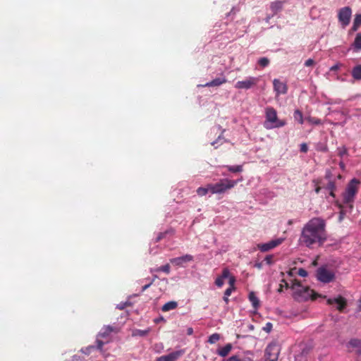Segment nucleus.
Masks as SVG:
<instances>
[{
	"label": "nucleus",
	"instance_id": "obj_50",
	"mask_svg": "<svg viewBox=\"0 0 361 361\" xmlns=\"http://www.w3.org/2000/svg\"><path fill=\"white\" fill-rule=\"evenodd\" d=\"M359 27H360L359 25H356V24H355L353 23V26L351 27V30L352 31H356L358 29Z\"/></svg>",
	"mask_w": 361,
	"mask_h": 361
},
{
	"label": "nucleus",
	"instance_id": "obj_28",
	"mask_svg": "<svg viewBox=\"0 0 361 361\" xmlns=\"http://www.w3.org/2000/svg\"><path fill=\"white\" fill-rule=\"evenodd\" d=\"M305 119L309 123L312 125L319 126L322 124V120L317 117L307 116Z\"/></svg>",
	"mask_w": 361,
	"mask_h": 361
},
{
	"label": "nucleus",
	"instance_id": "obj_22",
	"mask_svg": "<svg viewBox=\"0 0 361 361\" xmlns=\"http://www.w3.org/2000/svg\"><path fill=\"white\" fill-rule=\"evenodd\" d=\"M352 47L355 51L361 50V33L359 32L356 35L355 40L352 44Z\"/></svg>",
	"mask_w": 361,
	"mask_h": 361
},
{
	"label": "nucleus",
	"instance_id": "obj_48",
	"mask_svg": "<svg viewBox=\"0 0 361 361\" xmlns=\"http://www.w3.org/2000/svg\"><path fill=\"white\" fill-rule=\"evenodd\" d=\"M152 283H153V281H151L149 283L142 286V292H144L145 290H147Z\"/></svg>",
	"mask_w": 361,
	"mask_h": 361
},
{
	"label": "nucleus",
	"instance_id": "obj_34",
	"mask_svg": "<svg viewBox=\"0 0 361 361\" xmlns=\"http://www.w3.org/2000/svg\"><path fill=\"white\" fill-rule=\"evenodd\" d=\"M258 63L260 66L264 68L269 65V60L266 57H263L259 59V60L258 61Z\"/></svg>",
	"mask_w": 361,
	"mask_h": 361
},
{
	"label": "nucleus",
	"instance_id": "obj_24",
	"mask_svg": "<svg viewBox=\"0 0 361 361\" xmlns=\"http://www.w3.org/2000/svg\"><path fill=\"white\" fill-rule=\"evenodd\" d=\"M248 298L250 301L252 302L253 307L257 310L259 307V300L255 293L254 292H250Z\"/></svg>",
	"mask_w": 361,
	"mask_h": 361
},
{
	"label": "nucleus",
	"instance_id": "obj_18",
	"mask_svg": "<svg viewBox=\"0 0 361 361\" xmlns=\"http://www.w3.org/2000/svg\"><path fill=\"white\" fill-rule=\"evenodd\" d=\"M226 361H253V357L252 354L236 355L231 356Z\"/></svg>",
	"mask_w": 361,
	"mask_h": 361
},
{
	"label": "nucleus",
	"instance_id": "obj_47",
	"mask_svg": "<svg viewBox=\"0 0 361 361\" xmlns=\"http://www.w3.org/2000/svg\"><path fill=\"white\" fill-rule=\"evenodd\" d=\"M94 346H89L85 350H82L85 354L88 355L90 353L91 350L94 349Z\"/></svg>",
	"mask_w": 361,
	"mask_h": 361
},
{
	"label": "nucleus",
	"instance_id": "obj_9",
	"mask_svg": "<svg viewBox=\"0 0 361 361\" xmlns=\"http://www.w3.org/2000/svg\"><path fill=\"white\" fill-rule=\"evenodd\" d=\"M259 82V78L255 77H249L243 80L238 81L235 84L236 89L248 90L255 86Z\"/></svg>",
	"mask_w": 361,
	"mask_h": 361
},
{
	"label": "nucleus",
	"instance_id": "obj_15",
	"mask_svg": "<svg viewBox=\"0 0 361 361\" xmlns=\"http://www.w3.org/2000/svg\"><path fill=\"white\" fill-rule=\"evenodd\" d=\"M274 89L277 94H286L288 87L286 83L280 81L279 79H274L273 81Z\"/></svg>",
	"mask_w": 361,
	"mask_h": 361
},
{
	"label": "nucleus",
	"instance_id": "obj_20",
	"mask_svg": "<svg viewBox=\"0 0 361 361\" xmlns=\"http://www.w3.org/2000/svg\"><path fill=\"white\" fill-rule=\"evenodd\" d=\"M284 3L285 1H276L270 4V8L273 12V15H276L278 12L282 10Z\"/></svg>",
	"mask_w": 361,
	"mask_h": 361
},
{
	"label": "nucleus",
	"instance_id": "obj_46",
	"mask_svg": "<svg viewBox=\"0 0 361 361\" xmlns=\"http://www.w3.org/2000/svg\"><path fill=\"white\" fill-rule=\"evenodd\" d=\"M314 64V61L312 59H307L305 63V66H313Z\"/></svg>",
	"mask_w": 361,
	"mask_h": 361
},
{
	"label": "nucleus",
	"instance_id": "obj_45",
	"mask_svg": "<svg viewBox=\"0 0 361 361\" xmlns=\"http://www.w3.org/2000/svg\"><path fill=\"white\" fill-rule=\"evenodd\" d=\"M97 348H98L99 350H102V347H103L104 344L105 343H106V341H101V340H99V339H97Z\"/></svg>",
	"mask_w": 361,
	"mask_h": 361
},
{
	"label": "nucleus",
	"instance_id": "obj_23",
	"mask_svg": "<svg viewBox=\"0 0 361 361\" xmlns=\"http://www.w3.org/2000/svg\"><path fill=\"white\" fill-rule=\"evenodd\" d=\"M351 74L355 80H361V64L355 66L353 68Z\"/></svg>",
	"mask_w": 361,
	"mask_h": 361
},
{
	"label": "nucleus",
	"instance_id": "obj_7",
	"mask_svg": "<svg viewBox=\"0 0 361 361\" xmlns=\"http://www.w3.org/2000/svg\"><path fill=\"white\" fill-rule=\"evenodd\" d=\"M280 353V347L276 343H271L266 348L265 355L267 360L268 361H276L279 357Z\"/></svg>",
	"mask_w": 361,
	"mask_h": 361
},
{
	"label": "nucleus",
	"instance_id": "obj_17",
	"mask_svg": "<svg viewBox=\"0 0 361 361\" xmlns=\"http://www.w3.org/2000/svg\"><path fill=\"white\" fill-rule=\"evenodd\" d=\"M227 82V80L225 77L223 78H217L212 81L207 82L204 85H201V87H217L220 86L224 83Z\"/></svg>",
	"mask_w": 361,
	"mask_h": 361
},
{
	"label": "nucleus",
	"instance_id": "obj_55",
	"mask_svg": "<svg viewBox=\"0 0 361 361\" xmlns=\"http://www.w3.org/2000/svg\"><path fill=\"white\" fill-rule=\"evenodd\" d=\"M319 189H320L319 188H317L316 189V192H319Z\"/></svg>",
	"mask_w": 361,
	"mask_h": 361
},
{
	"label": "nucleus",
	"instance_id": "obj_43",
	"mask_svg": "<svg viewBox=\"0 0 361 361\" xmlns=\"http://www.w3.org/2000/svg\"><path fill=\"white\" fill-rule=\"evenodd\" d=\"M229 278V285L230 286L229 287H235V279L234 276H228Z\"/></svg>",
	"mask_w": 361,
	"mask_h": 361
},
{
	"label": "nucleus",
	"instance_id": "obj_32",
	"mask_svg": "<svg viewBox=\"0 0 361 361\" xmlns=\"http://www.w3.org/2000/svg\"><path fill=\"white\" fill-rule=\"evenodd\" d=\"M220 339V335L217 333L212 334L208 339V342L211 344L216 343Z\"/></svg>",
	"mask_w": 361,
	"mask_h": 361
},
{
	"label": "nucleus",
	"instance_id": "obj_4",
	"mask_svg": "<svg viewBox=\"0 0 361 361\" xmlns=\"http://www.w3.org/2000/svg\"><path fill=\"white\" fill-rule=\"evenodd\" d=\"M265 118L264 126L267 129L280 128L286 125L284 121L278 119L277 112L275 109L271 106H268L265 109Z\"/></svg>",
	"mask_w": 361,
	"mask_h": 361
},
{
	"label": "nucleus",
	"instance_id": "obj_31",
	"mask_svg": "<svg viewBox=\"0 0 361 361\" xmlns=\"http://www.w3.org/2000/svg\"><path fill=\"white\" fill-rule=\"evenodd\" d=\"M154 271L156 272L163 271L169 274L170 273V266L169 264H166L164 266L156 268Z\"/></svg>",
	"mask_w": 361,
	"mask_h": 361
},
{
	"label": "nucleus",
	"instance_id": "obj_30",
	"mask_svg": "<svg viewBox=\"0 0 361 361\" xmlns=\"http://www.w3.org/2000/svg\"><path fill=\"white\" fill-rule=\"evenodd\" d=\"M228 171L231 173H239L243 171V166L242 165H236V166H226Z\"/></svg>",
	"mask_w": 361,
	"mask_h": 361
},
{
	"label": "nucleus",
	"instance_id": "obj_41",
	"mask_svg": "<svg viewBox=\"0 0 361 361\" xmlns=\"http://www.w3.org/2000/svg\"><path fill=\"white\" fill-rule=\"evenodd\" d=\"M235 287H228L224 292V295L226 296H230L231 293L235 290Z\"/></svg>",
	"mask_w": 361,
	"mask_h": 361
},
{
	"label": "nucleus",
	"instance_id": "obj_35",
	"mask_svg": "<svg viewBox=\"0 0 361 361\" xmlns=\"http://www.w3.org/2000/svg\"><path fill=\"white\" fill-rule=\"evenodd\" d=\"M169 233V231H166L164 232H161V233H159L157 238H156V240H155V242L156 243H158L159 242L160 240H161L163 238H164L166 237V235Z\"/></svg>",
	"mask_w": 361,
	"mask_h": 361
},
{
	"label": "nucleus",
	"instance_id": "obj_25",
	"mask_svg": "<svg viewBox=\"0 0 361 361\" xmlns=\"http://www.w3.org/2000/svg\"><path fill=\"white\" fill-rule=\"evenodd\" d=\"M178 303L175 301H170L164 304L162 307L161 310L163 312H168L172 310H174L177 307Z\"/></svg>",
	"mask_w": 361,
	"mask_h": 361
},
{
	"label": "nucleus",
	"instance_id": "obj_10",
	"mask_svg": "<svg viewBox=\"0 0 361 361\" xmlns=\"http://www.w3.org/2000/svg\"><path fill=\"white\" fill-rule=\"evenodd\" d=\"M283 240V238H276L266 243L258 244L257 247L261 252H265L280 245Z\"/></svg>",
	"mask_w": 361,
	"mask_h": 361
},
{
	"label": "nucleus",
	"instance_id": "obj_29",
	"mask_svg": "<svg viewBox=\"0 0 361 361\" xmlns=\"http://www.w3.org/2000/svg\"><path fill=\"white\" fill-rule=\"evenodd\" d=\"M293 117H294L295 120L298 121L300 124H302L304 123L302 113L299 109H296L294 111Z\"/></svg>",
	"mask_w": 361,
	"mask_h": 361
},
{
	"label": "nucleus",
	"instance_id": "obj_56",
	"mask_svg": "<svg viewBox=\"0 0 361 361\" xmlns=\"http://www.w3.org/2000/svg\"><path fill=\"white\" fill-rule=\"evenodd\" d=\"M286 288H288L289 287V283H286Z\"/></svg>",
	"mask_w": 361,
	"mask_h": 361
},
{
	"label": "nucleus",
	"instance_id": "obj_21",
	"mask_svg": "<svg viewBox=\"0 0 361 361\" xmlns=\"http://www.w3.org/2000/svg\"><path fill=\"white\" fill-rule=\"evenodd\" d=\"M232 349V345L231 343H227L223 348H219L217 350V354L221 357H226L228 355Z\"/></svg>",
	"mask_w": 361,
	"mask_h": 361
},
{
	"label": "nucleus",
	"instance_id": "obj_3",
	"mask_svg": "<svg viewBox=\"0 0 361 361\" xmlns=\"http://www.w3.org/2000/svg\"><path fill=\"white\" fill-rule=\"evenodd\" d=\"M242 178L238 180H231L228 178H221L216 183L209 184L210 192L212 194H224L228 190L234 188L240 181Z\"/></svg>",
	"mask_w": 361,
	"mask_h": 361
},
{
	"label": "nucleus",
	"instance_id": "obj_8",
	"mask_svg": "<svg viewBox=\"0 0 361 361\" xmlns=\"http://www.w3.org/2000/svg\"><path fill=\"white\" fill-rule=\"evenodd\" d=\"M351 13V9L348 6L343 7L339 10L338 18L343 27H346L350 23Z\"/></svg>",
	"mask_w": 361,
	"mask_h": 361
},
{
	"label": "nucleus",
	"instance_id": "obj_37",
	"mask_svg": "<svg viewBox=\"0 0 361 361\" xmlns=\"http://www.w3.org/2000/svg\"><path fill=\"white\" fill-rule=\"evenodd\" d=\"M273 259H274V256L272 255H267L264 258V261L266 262V263L269 265L273 264Z\"/></svg>",
	"mask_w": 361,
	"mask_h": 361
},
{
	"label": "nucleus",
	"instance_id": "obj_40",
	"mask_svg": "<svg viewBox=\"0 0 361 361\" xmlns=\"http://www.w3.org/2000/svg\"><path fill=\"white\" fill-rule=\"evenodd\" d=\"M298 274L299 276H302V277H305L307 276V271L305 269H302V268L299 269Z\"/></svg>",
	"mask_w": 361,
	"mask_h": 361
},
{
	"label": "nucleus",
	"instance_id": "obj_26",
	"mask_svg": "<svg viewBox=\"0 0 361 361\" xmlns=\"http://www.w3.org/2000/svg\"><path fill=\"white\" fill-rule=\"evenodd\" d=\"M150 331H151L150 328H148V329H147L145 330L134 329L132 331V336H133V337H135V336L143 337V336H147L150 332Z\"/></svg>",
	"mask_w": 361,
	"mask_h": 361
},
{
	"label": "nucleus",
	"instance_id": "obj_2",
	"mask_svg": "<svg viewBox=\"0 0 361 361\" xmlns=\"http://www.w3.org/2000/svg\"><path fill=\"white\" fill-rule=\"evenodd\" d=\"M290 288L293 290L294 298L298 301H305L310 298L314 300L318 297H321L320 295L316 293L308 286H302L301 283L296 279L292 281Z\"/></svg>",
	"mask_w": 361,
	"mask_h": 361
},
{
	"label": "nucleus",
	"instance_id": "obj_11",
	"mask_svg": "<svg viewBox=\"0 0 361 361\" xmlns=\"http://www.w3.org/2000/svg\"><path fill=\"white\" fill-rule=\"evenodd\" d=\"M119 331V329L116 326H112L110 325L104 326L100 331L98 334V337L104 338L106 340V342L109 341V336L112 333H118Z\"/></svg>",
	"mask_w": 361,
	"mask_h": 361
},
{
	"label": "nucleus",
	"instance_id": "obj_16",
	"mask_svg": "<svg viewBox=\"0 0 361 361\" xmlns=\"http://www.w3.org/2000/svg\"><path fill=\"white\" fill-rule=\"evenodd\" d=\"M347 348L350 350H355L357 354H361V341L357 338L351 339L347 344Z\"/></svg>",
	"mask_w": 361,
	"mask_h": 361
},
{
	"label": "nucleus",
	"instance_id": "obj_49",
	"mask_svg": "<svg viewBox=\"0 0 361 361\" xmlns=\"http://www.w3.org/2000/svg\"><path fill=\"white\" fill-rule=\"evenodd\" d=\"M339 166H340V168H341L343 171H344V170H345V164H344V162H343V161H341L339 162Z\"/></svg>",
	"mask_w": 361,
	"mask_h": 361
},
{
	"label": "nucleus",
	"instance_id": "obj_36",
	"mask_svg": "<svg viewBox=\"0 0 361 361\" xmlns=\"http://www.w3.org/2000/svg\"><path fill=\"white\" fill-rule=\"evenodd\" d=\"M327 188L330 190V195L334 197V190L336 188L335 183L332 181H330L328 183Z\"/></svg>",
	"mask_w": 361,
	"mask_h": 361
},
{
	"label": "nucleus",
	"instance_id": "obj_12",
	"mask_svg": "<svg viewBox=\"0 0 361 361\" xmlns=\"http://www.w3.org/2000/svg\"><path fill=\"white\" fill-rule=\"evenodd\" d=\"M185 353L184 350H176L167 355L159 357L157 361H176Z\"/></svg>",
	"mask_w": 361,
	"mask_h": 361
},
{
	"label": "nucleus",
	"instance_id": "obj_5",
	"mask_svg": "<svg viewBox=\"0 0 361 361\" xmlns=\"http://www.w3.org/2000/svg\"><path fill=\"white\" fill-rule=\"evenodd\" d=\"M359 184L360 181L356 178H353L350 181L343 195V200L345 203H350L353 201L354 197L357 192Z\"/></svg>",
	"mask_w": 361,
	"mask_h": 361
},
{
	"label": "nucleus",
	"instance_id": "obj_39",
	"mask_svg": "<svg viewBox=\"0 0 361 361\" xmlns=\"http://www.w3.org/2000/svg\"><path fill=\"white\" fill-rule=\"evenodd\" d=\"M353 23L359 26L361 25V14H357Z\"/></svg>",
	"mask_w": 361,
	"mask_h": 361
},
{
	"label": "nucleus",
	"instance_id": "obj_33",
	"mask_svg": "<svg viewBox=\"0 0 361 361\" xmlns=\"http://www.w3.org/2000/svg\"><path fill=\"white\" fill-rule=\"evenodd\" d=\"M337 153H338V155L341 157H343L345 155H348V149L345 146L338 147Z\"/></svg>",
	"mask_w": 361,
	"mask_h": 361
},
{
	"label": "nucleus",
	"instance_id": "obj_27",
	"mask_svg": "<svg viewBox=\"0 0 361 361\" xmlns=\"http://www.w3.org/2000/svg\"><path fill=\"white\" fill-rule=\"evenodd\" d=\"M208 192H210L209 184H207L206 187H200L197 190L199 196L206 195Z\"/></svg>",
	"mask_w": 361,
	"mask_h": 361
},
{
	"label": "nucleus",
	"instance_id": "obj_53",
	"mask_svg": "<svg viewBox=\"0 0 361 361\" xmlns=\"http://www.w3.org/2000/svg\"><path fill=\"white\" fill-rule=\"evenodd\" d=\"M320 150L323 151V152H326L328 150V148H327V147H324Z\"/></svg>",
	"mask_w": 361,
	"mask_h": 361
},
{
	"label": "nucleus",
	"instance_id": "obj_51",
	"mask_svg": "<svg viewBox=\"0 0 361 361\" xmlns=\"http://www.w3.org/2000/svg\"><path fill=\"white\" fill-rule=\"evenodd\" d=\"M193 333V329L192 328L190 327L187 329V334L188 335H192Z\"/></svg>",
	"mask_w": 361,
	"mask_h": 361
},
{
	"label": "nucleus",
	"instance_id": "obj_54",
	"mask_svg": "<svg viewBox=\"0 0 361 361\" xmlns=\"http://www.w3.org/2000/svg\"><path fill=\"white\" fill-rule=\"evenodd\" d=\"M157 278V276L156 275H155V276H154V278H153V279H152V281H153V282H154V280H155Z\"/></svg>",
	"mask_w": 361,
	"mask_h": 361
},
{
	"label": "nucleus",
	"instance_id": "obj_44",
	"mask_svg": "<svg viewBox=\"0 0 361 361\" xmlns=\"http://www.w3.org/2000/svg\"><path fill=\"white\" fill-rule=\"evenodd\" d=\"M308 150V147L306 143H302L300 145V152L306 153Z\"/></svg>",
	"mask_w": 361,
	"mask_h": 361
},
{
	"label": "nucleus",
	"instance_id": "obj_13",
	"mask_svg": "<svg viewBox=\"0 0 361 361\" xmlns=\"http://www.w3.org/2000/svg\"><path fill=\"white\" fill-rule=\"evenodd\" d=\"M327 304L330 305H333L335 304L337 305V310L341 312L346 307L347 301L343 297L339 295L338 298H336L328 299Z\"/></svg>",
	"mask_w": 361,
	"mask_h": 361
},
{
	"label": "nucleus",
	"instance_id": "obj_14",
	"mask_svg": "<svg viewBox=\"0 0 361 361\" xmlns=\"http://www.w3.org/2000/svg\"><path fill=\"white\" fill-rule=\"evenodd\" d=\"M193 260V257L191 255H185L182 257H175L170 259V262L176 266L183 267L187 262H190Z\"/></svg>",
	"mask_w": 361,
	"mask_h": 361
},
{
	"label": "nucleus",
	"instance_id": "obj_38",
	"mask_svg": "<svg viewBox=\"0 0 361 361\" xmlns=\"http://www.w3.org/2000/svg\"><path fill=\"white\" fill-rule=\"evenodd\" d=\"M272 329V324L270 322H267L265 326L263 327V330L267 333H269Z\"/></svg>",
	"mask_w": 361,
	"mask_h": 361
},
{
	"label": "nucleus",
	"instance_id": "obj_1",
	"mask_svg": "<svg viewBox=\"0 0 361 361\" xmlns=\"http://www.w3.org/2000/svg\"><path fill=\"white\" fill-rule=\"evenodd\" d=\"M328 237L326 221L320 217L310 219L302 227L299 244L313 249L322 246Z\"/></svg>",
	"mask_w": 361,
	"mask_h": 361
},
{
	"label": "nucleus",
	"instance_id": "obj_52",
	"mask_svg": "<svg viewBox=\"0 0 361 361\" xmlns=\"http://www.w3.org/2000/svg\"><path fill=\"white\" fill-rule=\"evenodd\" d=\"M224 300L225 301V302H226V304H228V301H229V300H228V296H226V295H224Z\"/></svg>",
	"mask_w": 361,
	"mask_h": 361
},
{
	"label": "nucleus",
	"instance_id": "obj_6",
	"mask_svg": "<svg viewBox=\"0 0 361 361\" xmlns=\"http://www.w3.org/2000/svg\"><path fill=\"white\" fill-rule=\"evenodd\" d=\"M317 278L322 283H329L335 278L334 273L326 267H321L317 270Z\"/></svg>",
	"mask_w": 361,
	"mask_h": 361
},
{
	"label": "nucleus",
	"instance_id": "obj_19",
	"mask_svg": "<svg viewBox=\"0 0 361 361\" xmlns=\"http://www.w3.org/2000/svg\"><path fill=\"white\" fill-rule=\"evenodd\" d=\"M230 275V271L227 268H225L222 271L221 276L217 277L215 281V284L218 287H221L224 285V279L228 278Z\"/></svg>",
	"mask_w": 361,
	"mask_h": 361
},
{
	"label": "nucleus",
	"instance_id": "obj_42",
	"mask_svg": "<svg viewBox=\"0 0 361 361\" xmlns=\"http://www.w3.org/2000/svg\"><path fill=\"white\" fill-rule=\"evenodd\" d=\"M341 66H342V64L340 63H338L330 68V71H336L338 70Z\"/></svg>",
	"mask_w": 361,
	"mask_h": 361
}]
</instances>
